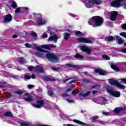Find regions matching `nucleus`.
Wrapping results in <instances>:
<instances>
[{
    "instance_id": "a878e982",
    "label": "nucleus",
    "mask_w": 126,
    "mask_h": 126,
    "mask_svg": "<svg viewBox=\"0 0 126 126\" xmlns=\"http://www.w3.org/2000/svg\"><path fill=\"white\" fill-rule=\"evenodd\" d=\"M116 40H118V44H122L124 43V40L123 39L119 38L120 36L119 35L116 36Z\"/></svg>"
},
{
    "instance_id": "680f3d73",
    "label": "nucleus",
    "mask_w": 126,
    "mask_h": 126,
    "mask_svg": "<svg viewBox=\"0 0 126 126\" xmlns=\"http://www.w3.org/2000/svg\"><path fill=\"white\" fill-rule=\"evenodd\" d=\"M72 95H73L74 96L75 95V94H76V91H73L72 92Z\"/></svg>"
},
{
    "instance_id": "f3484780",
    "label": "nucleus",
    "mask_w": 126,
    "mask_h": 126,
    "mask_svg": "<svg viewBox=\"0 0 126 126\" xmlns=\"http://www.w3.org/2000/svg\"><path fill=\"white\" fill-rule=\"evenodd\" d=\"M105 39L106 41H107V42H112L116 40V36L114 37L112 35L106 36Z\"/></svg>"
},
{
    "instance_id": "473e14b6",
    "label": "nucleus",
    "mask_w": 126,
    "mask_h": 126,
    "mask_svg": "<svg viewBox=\"0 0 126 126\" xmlns=\"http://www.w3.org/2000/svg\"><path fill=\"white\" fill-rule=\"evenodd\" d=\"M90 94H91V92L88 91L87 93L83 94V97H88Z\"/></svg>"
},
{
    "instance_id": "f257e3e1",
    "label": "nucleus",
    "mask_w": 126,
    "mask_h": 126,
    "mask_svg": "<svg viewBox=\"0 0 126 126\" xmlns=\"http://www.w3.org/2000/svg\"><path fill=\"white\" fill-rule=\"evenodd\" d=\"M104 20H103V18L99 16H94L92 17L91 20L88 22V24L89 25H93L94 27H96L97 26H101Z\"/></svg>"
},
{
    "instance_id": "412c9836",
    "label": "nucleus",
    "mask_w": 126,
    "mask_h": 126,
    "mask_svg": "<svg viewBox=\"0 0 126 126\" xmlns=\"http://www.w3.org/2000/svg\"><path fill=\"white\" fill-rule=\"evenodd\" d=\"M57 40H58V36H57V35L51 36L48 38V41L54 40L55 42H57Z\"/></svg>"
},
{
    "instance_id": "49530a36",
    "label": "nucleus",
    "mask_w": 126,
    "mask_h": 126,
    "mask_svg": "<svg viewBox=\"0 0 126 126\" xmlns=\"http://www.w3.org/2000/svg\"><path fill=\"white\" fill-rule=\"evenodd\" d=\"M121 27L122 29H124V30H126V23L125 24H123L122 26Z\"/></svg>"
},
{
    "instance_id": "37998d69",
    "label": "nucleus",
    "mask_w": 126,
    "mask_h": 126,
    "mask_svg": "<svg viewBox=\"0 0 126 126\" xmlns=\"http://www.w3.org/2000/svg\"><path fill=\"white\" fill-rule=\"evenodd\" d=\"M21 126H29V124L26 123L25 122H23L21 123Z\"/></svg>"
},
{
    "instance_id": "9b49d317",
    "label": "nucleus",
    "mask_w": 126,
    "mask_h": 126,
    "mask_svg": "<svg viewBox=\"0 0 126 126\" xmlns=\"http://www.w3.org/2000/svg\"><path fill=\"white\" fill-rule=\"evenodd\" d=\"M95 73H98L99 75H107V71L105 70L96 68L94 70Z\"/></svg>"
},
{
    "instance_id": "a18cd8bd",
    "label": "nucleus",
    "mask_w": 126,
    "mask_h": 126,
    "mask_svg": "<svg viewBox=\"0 0 126 126\" xmlns=\"http://www.w3.org/2000/svg\"><path fill=\"white\" fill-rule=\"evenodd\" d=\"M48 95H49V96H54V92H53V91H49Z\"/></svg>"
},
{
    "instance_id": "2f4dec72",
    "label": "nucleus",
    "mask_w": 126,
    "mask_h": 126,
    "mask_svg": "<svg viewBox=\"0 0 126 126\" xmlns=\"http://www.w3.org/2000/svg\"><path fill=\"white\" fill-rule=\"evenodd\" d=\"M25 78L27 79V80L31 79V74L30 73H28L27 75H25Z\"/></svg>"
},
{
    "instance_id": "7ed1b4c3",
    "label": "nucleus",
    "mask_w": 126,
    "mask_h": 126,
    "mask_svg": "<svg viewBox=\"0 0 126 126\" xmlns=\"http://www.w3.org/2000/svg\"><path fill=\"white\" fill-rule=\"evenodd\" d=\"M77 41L80 43H85L86 44H92L93 40L91 37H79L77 38Z\"/></svg>"
},
{
    "instance_id": "79ce46f5",
    "label": "nucleus",
    "mask_w": 126,
    "mask_h": 126,
    "mask_svg": "<svg viewBox=\"0 0 126 126\" xmlns=\"http://www.w3.org/2000/svg\"><path fill=\"white\" fill-rule=\"evenodd\" d=\"M120 36H122V37H124L125 38H126V32H121L120 33Z\"/></svg>"
},
{
    "instance_id": "ddd939ff",
    "label": "nucleus",
    "mask_w": 126,
    "mask_h": 126,
    "mask_svg": "<svg viewBox=\"0 0 126 126\" xmlns=\"http://www.w3.org/2000/svg\"><path fill=\"white\" fill-rule=\"evenodd\" d=\"M126 107H116L115 108L113 112L115 113V114H120L121 112H124L126 111Z\"/></svg>"
},
{
    "instance_id": "6e6d98bb",
    "label": "nucleus",
    "mask_w": 126,
    "mask_h": 126,
    "mask_svg": "<svg viewBox=\"0 0 126 126\" xmlns=\"http://www.w3.org/2000/svg\"><path fill=\"white\" fill-rule=\"evenodd\" d=\"M25 47L27 48H30V45L29 43H26L25 44Z\"/></svg>"
},
{
    "instance_id": "c85d7f7f",
    "label": "nucleus",
    "mask_w": 126,
    "mask_h": 126,
    "mask_svg": "<svg viewBox=\"0 0 126 126\" xmlns=\"http://www.w3.org/2000/svg\"><path fill=\"white\" fill-rule=\"evenodd\" d=\"M23 93H24L23 92V91L21 90H18V91L16 90L13 92L14 94H17L18 95H22Z\"/></svg>"
},
{
    "instance_id": "cd10ccee",
    "label": "nucleus",
    "mask_w": 126,
    "mask_h": 126,
    "mask_svg": "<svg viewBox=\"0 0 126 126\" xmlns=\"http://www.w3.org/2000/svg\"><path fill=\"white\" fill-rule=\"evenodd\" d=\"M11 6L15 9V8H16L17 7V4L16 3V2L15 1L12 0L11 1Z\"/></svg>"
},
{
    "instance_id": "0e129e2a",
    "label": "nucleus",
    "mask_w": 126,
    "mask_h": 126,
    "mask_svg": "<svg viewBox=\"0 0 126 126\" xmlns=\"http://www.w3.org/2000/svg\"><path fill=\"white\" fill-rule=\"evenodd\" d=\"M52 69H53V70H55V71H58V68L53 67Z\"/></svg>"
},
{
    "instance_id": "de8ad7c7",
    "label": "nucleus",
    "mask_w": 126,
    "mask_h": 126,
    "mask_svg": "<svg viewBox=\"0 0 126 126\" xmlns=\"http://www.w3.org/2000/svg\"><path fill=\"white\" fill-rule=\"evenodd\" d=\"M102 114L103 115V116H109L110 115V113L109 112H102Z\"/></svg>"
},
{
    "instance_id": "6ab92c4d",
    "label": "nucleus",
    "mask_w": 126,
    "mask_h": 126,
    "mask_svg": "<svg viewBox=\"0 0 126 126\" xmlns=\"http://www.w3.org/2000/svg\"><path fill=\"white\" fill-rule=\"evenodd\" d=\"M35 70L36 71H38V72H40V73H42L44 72V68L39 65H36L35 67Z\"/></svg>"
},
{
    "instance_id": "338daca9",
    "label": "nucleus",
    "mask_w": 126,
    "mask_h": 126,
    "mask_svg": "<svg viewBox=\"0 0 126 126\" xmlns=\"http://www.w3.org/2000/svg\"><path fill=\"white\" fill-rule=\"evenodd\" d=\"M122 51L123 53H125V54H126V49H122Z\"/></svg>"
},
{
    "instance_id": "7c9ffc66",
    "label": "nucleus",
    "mask_w": 126,
    "mask_h": 126,
    "mask_svg": "<svg viewBox=\"0 0 126 126\" xmlns=\"http://www.w3.org/2000/svg\"><path fill=\"white\" fill-rule=\"evenodd\" d=\"M74 33L76 36H80L81 35H83V33L79 31H75Z\"/></svg>"
},
{
    "instance_id": "c756f323",
    "label": "nucleus",
    "mask_w": 126,
    "mask_h": 126,
    "mask_svg": "<svg viewBox=\"0 0 126 126\" xmlns=\"http://www.w3.org/2000/svg\"><path fill=\"white\" fill-rule=\"evenodd\" d=\"M97 119H99V117H98V116L95 115V116L91 118V121L92 123H95V121H96Z\"/></svg>"
},
{
    "instance_id": "a211bd4d",
    "label": "nucleus",
    "mask_w": 126,
    "mask_h": 126,
    "mask_svg": "<svg viewBox=\"0 0 126 126\" xmlns=\"http://www.w3.org/2000/svg\"><path fill=\"white\" fill-rule=\"evenodd\" d=\"M43 79L46 81H56V80H57L55 78L50 77L49 76H44Z\"/></svg>"
},
{
    "instance_id": "4468645a",
    "label": "nucleus",
    "mask_w": 126,
    "mask_h": 126,
    "mask_svg": "<svg viewBox=\"0 0 126 126\" xmlns=\"http://www.w3.org/2000/svg\"><path fill=\"white\" fill-rule=\"evenodd\" d=\"M110 5L113 7H120V6H122L118 0H115L111 2Z\"/></svg>"
},
{
    "instance_id": "f704fd0d",
    "label": "nucleus",
    "mask_w": 126,
    "mask_h": 126,
    "mask_svg": "<svg viewBox=\"0 0 126 126\" xmlns=\"http://www.w3.org/2000/svg\"><path fill=\"white\" fill-rule=\"evenodd\" d=\"M19 63H21L22 64H23V63H25V61H24V58H20Z\"/></svg>"
},
{
    "instance_id": "603ef678",
    "label": "nucleus",
    "mask_w": 126,
    "mask_h": 126,
    "mask_svg": "<svg viewBox=\"0 0 126 126\" xmlns=\"http://www.w3.org/2000/svg\"><path fill=\"white\" fill-rule=\"evenodd\" d=\"M121 81H122V82H124L125 84H126V78H122L121 79Z\"/></svg>"
},
{
    "instance_id": "1a4fd4ad",
    "label": "nucleus",
    "mask_w": 126,
    "mask_h": 126,
    "mask_svg": "<svg viewBox=\"0 0 126 126\" xmlns=\"http://www.w3.org/2000/svg\"><path fill=\"white\" fill-rule=\"evenodd\" d=\"M80 49L84 53H86L87 55H91L92 51L88 48V47L85 45H82L80 46Z\"/></svg>"
},
{
    "instance_id": "39448f33",
    "label": "nucleus",
    "mask_w": 126,
    "mask_h": 126,
    "mask_svg": "<svg viewBox=\"0 0 126 126\" xmlns=\"http://www.w3.org/2000/svg\"><path fill=\"white\" fill-rule=\"evenodd\" d=\"M46 57L47 59H49L52 63H56V62H58V60H59L58 57L51 53L46 54Z\"/></svg>"
},
{
    "instance_id": "e2e57ef3",
    "label": "nucleus",
    "mask_w": 126,
    "mask_h": 126,
    "mask_svg": "<svg viewBox=\"0 0 126 126\" xmlns=\"http://www.w3.org/2000/svg\"><path fill=\"white\" fill-rule=\"evenodd\" d=\"M69 91H71V88L67 89L66 90V93H67V92H69Z\"/></svg>"
},
{
    "instance_id": "aec40b11",
    "label": "nucleus",
    "mask_w": 126,
    "mask_h": 126,
    "mask_svg": "<svg viewBox=\"0 0 126 126\" xmlns=\"http://www.w3.org/2000/svg\"><path fill=\"white\" fill-rule=\"evenodd\" d=\"M4 117H9V118H13V115L10 111H7L3 114Z\"/></svg>"
},
{
    "instance_id": "423d86ee",
    "label": "nucleus",
    "mask_w": 126,
    "mask_h": 126,
    "mask_svg": "<svg viewBox=\"0 0 126 126\" xmlns=\"http://www.w3.org/2000/svg\"><path fill=\"white\" fill-rule=\"evenodd\" d=\"M37 104L35 103H32V106L34 107L35 108H37L38 109H40L42 108L45 105V101L43 99H38L36 101Z\"/></svg>"
},
{
    "instance_id": "bf43d9fd",
    "label": "nucleus",
    "mask_w": 126,
    "mask_h": 126,
    "mask_svg": "<svg viewBox=\"0 0 126 126\" xmlns=\"http://www.w3.org/2000/svg\"><path fill=\"white\" fill-rule=\"evenodd\" d=\"M70 15L72 17H76V15H75V14H73L70 13Z\"/></svg>"
},
{
    "instance_id": "09e8293b",
    "label": "nucleus",
    "mask_w": 126,
    "mask_h": 126,
    "mask_svg": "<svg viewBox=\"0 0 126 126\" xmlns=\"http://www.w3.org/2000/svg\"><path fill=\"white\" fill-rule=\"evenodd\" d=\"M35 86L33 85H28V88H29V89H32V88H33V87H34Z\"/></svg>"
},
{
    "instance_id": "f8f14e48",
    "label": "nucleus",
    "mask_w": 126,
    "mask_h": 126,
    "mask_svg": "<svg viewBox=\"0 0 126 126\" xmlns=\"http://www.w3.org/2000/svg\"><path fill=\"white\" fill-rule=\"evenodd\" d=\"M12 20V16L10 14H7L4 16L3 21L4 23H7V22H10Z\"/></svg>"
},
{
    "instance_id": "20e7f679",
    "label": "nucleus",
    "mask_w": 126,
    "mask_h": 126,
    "mask_svg": "<svg viewBox=\"0 0 126 126\" xmlns=\"http://www.w3.org/2000/svg\"><path fill=\"white\" fill-rule=\"evenodd\" d=\"M109 82L111 85H115L117 87L120 88V89H126V87L124 85L120 84V83L113 79H109Z\"/></svg>"
},
{
    "instance_id": "4be33fe9",
    "label": "nucleus",
    "mask_w": 126,
    "mask_h": 126,
    "mask_svg": "<svg viewBox=\"0 0 126 126\" xmlns=\"http://www.w3.org/2000/svg\"><path fill=\"white\" fill-rule=\"evenodd\" d=\"M111 67L112 69H114V70H116V71H120V68L114 64H112Z\"/></svg>"
},
{
    "instance_id": "c03bdc74",
    "label": "nucleus",
    "mask_w": 126,
    "mask_h": 126,
    "mask_svg": "<svg viewBox=\"0 0 126 126\" xmlns=\"http://www.w3.org/2000/svg\"><path fill=\"white\" fill-rule=\"evenodd\" d=\"M35 56H36V57H38V58H41V57H42V54H41L39 52H36L35 53Z\"/></svg>"
},
{
    "instance_id": "0eeeda50",
    "label": "nucleus",
    "mask_w": 126,
    "mask_h": 126,
    "mask_svg": "<svg viewBox=\"0 0 126 126\" xmlns=\"http://www.w3.org/2000/svg\"><path fill=\"white\" fill-rule=\"evenodd\" d=\"M43 49H45L46 50H51V48H49V45L48 44L42 45L41 47H37L36 48V50L38 51V52H40L41 53H49V51L45 50Z\"/></svg>"
},
{
    "instance_id": "13d9d810",
    "label": "nucleus",
    "mask_w": 126,
    "mask_h": 126,
    "mask_svg": "<svg viewBox=\"0 0 126 126\" xmlns=\"http://www.w3.org/2000/svg\"><path fill=\"white\" fill-rule=\"evenodd\" d=\"M17 37L18 36H17V34H14L13 35H12V38L13 39H16V38H17Z\"/></svg>"
},
{
    "instance_id": "4d7b16f0",
    "label": "nucleus",
    "mask_w": 126,
    "mask_h": 126,
    "mask_svg": "<svg viewBox=\"0 0 126 126\" xmlns=\"http://www.w3.org/2000/svg\"><path fill=\"white\" fill-rule=\"evenodd\" d=\"M31 78H32V79H35L36 78V76L35 75L33 74L31 76Z\"/></svg>"
},
{
    "instance_id": "69168bd1",
    "label": "nucleus",
    "mask_w": 126,
    "mask_h": 126,
    "mask_svg": "<svg viewBox=\"0 0 126 126\" xmlns=\"http://www.w3.org/2000/svg\"><path fill=\"white\" fill-rule=\"evenodd\" d=\"M119 2V3L121 4V2H123V1H126V0H118Z\"/></svg>"
},
{
    "instance_id": "ea45409f",
    "label": "nucleus",
    "mask_w": 126,
    "mask_h": 126,
    "mask_svg": "<svg viewBox=\"0 0 126 126\" xmlns=\"http://www.w3.org/2000/svg\"><path fill=\"white\" fill-rule=\"evenodd\" d=\"M31 35L32 36H33V37H34L35 38H37V37H38V35H37V33L35 32H31Z\"/></svg>"
},
{
    "instance_id": "a19ab883",
    "label": "nucleus",
    "mask_w": 126,
    "mask_h": 126,
    "mask_svg": "<svg viewBox=\"0 0 126 126\" xmlns=\"http://www.w3.org/2000/svg\"><path fill=\"white\" fill-rule=\"evenodd\" d=\"M73 78H75L71 77V78H68L67 79L63 80V83H65L66 82V81H68V80H70V79H73Z\"/></svg>"
},
{
    "instance_id": "9d476101",
    "label": "nucleus",
    "mask_w": 126,
    "mask_h": 126,
    "mask_svg": "<svg viewBox=\"0 0 126 126\" xmlns=\"http://www.w3.org/2000/svg\"><path fill=\"white\" fill-rule=\"evenodd\" d=\"M65 68H69V67H73V68H75L77 70H79V69H81V66H78L77 65H74L71 63H67L65 65Z\"/></svg>"
},
{
    "instance_id": "e433bc0d",
    "label": "nucleus",
    "mask_w": 126,
    "mask_h": 126,
    "mask_svg": "<svg viewBox=\"0 0 126 126\" xmlns=\"http://www.w3.org/2000/svg\"><path fill=\"white\" fill-rule=\"evenodd\" d=\"M48 48L49 49H51L50 50H51L52 49H54V48H56V46H55L54 44H48Z\"/></svg>"
},
{
    "instance_id": "774afa93",
    "label": "nucleus",
    "mask_w": 126,
    "mask_h": 126,
    "mask_svg": "<svg viewBox=\"0 0 126 126\" xmlns=\"http://www.w3.org/2000/svg\"><path fill=\"white\" fill-rule=\"evenodd\" d=\"M97 86H98L97 85H94V86H93L92 87V88L93 89H94V88H96V87H97Z\"/></svg>"
},
{
    "instance_id": "c9c22d12",
    "label": "nucleus",
    "mask_w": 126,
    "mask_h": 126,
    "mask_svg": "<svg viewBox=\"0 0 126 126\" xmlns=\"http://www.w3.org/2000/svg\"><path fill=\"white\" fill-rule=\"evenodd\" d=\"M41 37L43 39H46V38L48 37V34H47L46 32H44L41 36Z\"/></svg>"
},
{
    "instance_id": "393cba45",
    "label": "nucleus",
    "mask_w": 126,
    "mask_h": 126,
    "mask_svg": "<svg viewBox=\"0 0 126 126\" xmlns=\"http://www.w3.org/2000/svg\"><path fill=\"white\" fill-rule=\"evenodd\" d=\"M73 57L76 59H84V56L79 54H76L75 55H74Z\"/></svg>"
},
{
    "instance_id": "864d4df0",
    "label": "nucleus",
    "mask_w": 126,
    "mask_h": 126,
    "mask_svg": "<svg viewBox=\"0 0 126 126\" xmlns=\"http://www.w3.org/2000/svg\"><path fill=\"white\" fill-rule=\"evenodd\" d=\"M7 96L9 98H10V97H13V94H11V93H9L8 94Z\"/></svg>"
},
{
    "instance_id": "72a5a7b5",
    "label": "nucleus",
    "mask_w": 126,
    "mask_h": 126,
    "mask_svg": "<svg viewBox=\"0 0 126 126\" xmlns=\"http://www.w3.org/2000/svg\"><path fill=\"white\" fill-rule=\"evenodd\" d=\"M102 57L103 59H105L106 61H110L111 60V58L108 55H103Z\"/></svg>"
},
{
    "instance_id": "4c0bfd02",
    "label": "nucleus",
    "mask_w": 126,
    "mask_h": 126,
    "mask_svg": "<svg viewBox=\"0 0 126 126\" xmlns=\"http://www.w3.org/2000/svg\"><path fill=\"white\" fill-rule=\"evenodd\" d=\"M82 81H83V82H85V83L86 84L91 83L90 80L89 79H83Z\"/></svg>"
},
{
    "instance_id": "b1692460",
    "label": "nucleus",
    "mask_w": 126,
    "mask_h": 126,
    "mask_svg": "<svg viewBox=\"0 0 126 126\" xmlns=\"http://www.w3.org/2000/svg\"><path fill=\"white\" fill-rule=\"evenodd\" d=\"M73 122L74 123H76V124H79L80 125H84V126H86V123H84L79 120H77L76 119L73 120Z\"/></svg>"
},
{
    "instance_id": "5701e85b",
    "label": "nucleus",
    "mask_w": 126,
    "mask_h": 126,
    "mask_svg": "<svg viewBox=\"0 0 126 126\" xmlns=\"http://www.w3.org/2000/svg\"><path fill=\"white\" fill-rule=\"evenodd\" d=\"M23 99L27 102H31L33 101V97L31 95H29L28 97H23Z\"/></svg>"
},
{
    "instance_id": "8fccbe9b",
    "label": "nucleus",
    "mask_w": 126,
    "mask_h": 126,
    "mask_svg": "<svg viewBox=\"0 0 126 126\" xmlns=\"http://www.w3.org/2000/svg\"><path fill=\"white\" fill-rule=\"evenodd\" d=\"M19 12H20V7L17 8L15 11V13H18Z\"/></svg>"
},
{
    "instance_id": "3c124183",
    "label": "nucleus",
    "mask_w": 126,
    "mask_h": 126,
    "mask_svg": "<svg viewBox=\"0 0 126 126\" xmlns=\"http://www.w3.org/2000/svg\"><path fill=\"white\" fill-rule=\"evenodd\" d=\"M33 66H30L28 67V69L30 70V71H32L33 70Z\"/></svg>"
},
{
    "instance_id": "6e6552de",
    "label": "nucleus",
    "mask_w": 126,
    "mask_h": 126,
    "mask_svg": "<svg viewBox=\"0 0 126 126\" xmlns=\"http://www.w3.org/2000/svg\"><path fill=\"white\" fill-rule=\"evenodd\" d=\"M107 91L110 95H112V96H113L114 97H116L118 98V97L121 96V93L118 91H114L112 89H107Z\"/></svg>"
},
{
    "instance_id": "2eb2a0df",
    "label": "nucleus",
    "mask_w": 126,
    "mask_h": 126,
    "mask_svg": "<svg viewBox=\"0 0 126 126\" xmlns=\"http://www.w3.org/2000/svg\"><path fill=\"white\" fill-rule=\"evenodd\" d=\"M88 3H92V4H101L102 0H89Z\"/></svg>"
},
{
    "instance_id": "dca6fc26",
    "label": "nucleus",
    "mask_w": 126,
    "mask_h": 126,
    "mask_svg": "<svg viewBox=\"0 0 126 126\" xmlns=\"http://www.w3.org/2000/svg\"><path fill=\"white\" fill-rule=\"evenodd\" d=\"M117 16H118V12L117 11H114L111 15V21H115Z\"/></svg>"
},
{
    "instance_id": "58836bf2",
    "label": "nucleus",
    "mask_w": 126,
    "mask_h": 126,
    "mask_svg": "<svg viewBox=\"0 0 126 126\" xmlns=\"http://www.w3.org/2000/svg\"><path fill=\"white\" fill-rule=\"evenodd\" d=\"M28 24H29V25H30V26H32V25H34L35 24V23H34V22H33L32 21H28Z\"/></svg>"
},
{
    "instance_id": "052dcab7",
    "label": "nucleus",
    "mask_w": 126,
    "mask_h": 126,
    "mask_svg": "<svg viewBox=\"0 0 126 126\" xmlns=\"http://www.w3.org/2000/svg\"><path fill=\"white\" fill-rule=\"evenodd\" d=\"M79 97H83V94L82 93H80L78 94Z\"/></svg>"
},
{
    "instance_id": "f03ea898",
    "label": "nucleus",
    "mask_w": 126,
    "mask_h": 126,
    "mask_svg": "<svg viewBox=\"0 0 126 126\" xmlns=\"http://www.w3.org/2000/svg\"><path fill=\"white\" fill-rule=\"evenodd\" d=\"M33 15H34L37 22L39 26L44 25L45 23H46V21L43 20L42 15L40 14H36L33 13Z\"/></svg>"
},
{
    "instance_id": "bb28decb",
    "label": "nucleus",
    "mask_w": 126,
    "mask_h": 126,
    "mask_svg": "<svg viewBox=\"0 0 126 126\" xmlns=\"http://www.w3.org/2000/svg\"><path fill=\"white\" fill-rule=\"evenodd\" d=\"M70 36V33L68 32L64 33V40H68V38Z\"/></svg>"
},
{
    "instance_id": "5fc2aeb1",
    "label": "nucleus",
    "mask_w": 126,
    "mask_h": 126,
    "mask_svg": "<svg viewBox=\"0 0 126 126\" xmlns=\"http://www.w3.org/2000/svg\"><path fill=\"white\" fill-rule=\"evenodd\" d=\"M76 82V80H74L70 82L69 83V84L71 85V84H72V83H75Z\"/></svg>"
}]
</instances>
